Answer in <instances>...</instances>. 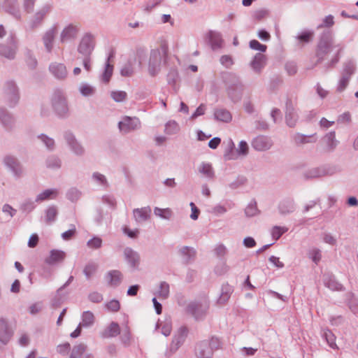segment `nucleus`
<instances>
[{
	"mask_svg": "<svg viewBox=\"0 0 358 358\" xmlns=\"http://www.w3.org/2000/svg\"><path fill=\"white\" fill-rule=\"evenodd\" d=\"M13 336V331L9 328L7 320L0 318V342L6 345Z\"/></svg>",
	"mask_w": 358,
	"mask_h": 358,
	"instance_id": "19",
	"label": "nucleus"
},
{
	"mask_svg": "<svg viewBox=\"0 0 358 358\" xmlns=\"http://www.w3.org/2000/svg\"><path fill=\"white\" fill-rule=\"evenodd\" d=\"M355 62L352 60L348 61L344 64L342 75L347 76V77L351 78L352 75L355 73Z\"/></svg>",
	"mask_w": 358,
	"mask_h": 358,
	"instance_id": "51",
	"label": "nucleus"
},
{
	"mask_svg": "<svg viewBox=\"0 0 358 358\" xmlns=\"http://www.w3.org/2000/svg\"><path fill=\"white\" fill-rule=\"evenodd\" d=\"M50 73L57 79H65L68 75V71L64 64L54 62L49 66Z\"/></svg>",
	"mask_w": 358,
	"mask_h": 358,
	"instance_id": "16",
	"label": "nucleus"
},
{
	"mask_svg": "<svg viewBox=\"0 0 358 358\" xmlns=\"http://www.w3.org/2000/svg\"><path fill=\"white\" fill-rule=\"evenodd\" d=\"M322 336L325 339L331 348L334 350L338 349L336 343V336L329 329H324L322 334Z\"/></svg>",
	"mask_w": 358,
	"mask_h": 358,
	"instance_id": "41",
	"label": "nucleus"
},
{
	"mask_svg": "<svg viewBox=\"0 0 358 358\" xmlns=\"http://www.w3.org/2000/svg\"><path fill=\"white\" fill-rule=\"evenodd\" d=\"M95 322L94 315L90 310L84 311L81 315V322L80 326L85 328L92 327Z\"/></svg>",
	"mask_w": 358,
	"mask_h": 358,
	"instance_id": "34",
	"label": "nucleus"
},
{
	"mask_svg": "<svg viewBox=\"0 0 358 358\" xmlns=\"http://www.w3.org/2000/svg\"><path fill=\"white\" fill-rule=\"evenodd\" d=\"M120 333V328L117 323L111 322L103 331L101 332V336L103 338L115 337Z\"/></svg>",
	"mask_w": 358,
	"mask_h": 358,
	"instance_id": "26",
	"label": "nucleus"
},
{
	"mask_svg": "<svg viewBox=\"0 0 358 358\" xmlns=\"http://www.w3.org/2000/svg\"><path fill=\"white\" fill-rule=\"evenodd\" d=\"M188 335V329L186 327H180L175 333L173 340L165 351V356H172L184 343Z\"/></svg>",
	"mask_w": 358,
	"mask_h": 358,
	"instance_id": "4",
	"label": "nucleus"
},
{
	"mask_svg": "<svg viewBox=\"0 0 358 358\" xmlns=\"http://www.w3.org/2000/svg\"><path fill=\"white\" fill-rule=\"evenodd\" d=\"M17 50V43L13 36L8 37L4 43L0 45V55L8 59L15 58Z\"/></svg>",
	"mask_w": 358,
	"mask_h": 358,
	"instance_id": "8",
	"label": "nucleus"
},
{
	"mask_svg": "<svg viewBox=\"0 0 358 358\" xmlns=\"http://www.w3.org/2000/svg\"><path fill=\"white\" fill-rule=\"evenodd\" d=\"M50 10V6L49 5L43 6L40 10H38L33 16V18L29 22V26L31 29H35L38 27L42 21L43 20L45 16L49 13Z\"/></svg>",
	"mask_w": 358,
	"mask_h": 358,
	"instance_id": "21",
	"label": "nucleus"
},
{
	"mask_svg": "<svg viewBox=\"0 0 358 358\" xmlns=\"http://www.w3.org/2000/svg\"><path fill=\"white\" fill-rule=\"evenodd\" d=\"M124 257L129 266L137 268L140 263L139 254L132 248L127 247L124 250Z\"/></svg>",
	"mask_w": 358,
	"mask_h": 358,
	"instance_id": "18",
	"label": "nucleus"
},
{
	"mask_svg": "<svg viewBox=\"0 0 358 358\" xmlns=\"http://www.w3.org/2000/svg\"><path fill=\"white\" fill-rule=\"evenodd\" d=\"M3 164L15 176L20 177L22 175V169L15 157L6 155L3 158Z\"/></svg>",
	"mask_w": 358,
	"mask_h": 358,
	"instance_id": "15",
	"label": "nucleus"
},
{
	"mask_svg": "<svg viewBox=\"0 0 358 358\" xmlns=\"http://www.w3.org/2000/svg\"><path fill=\"white\" fill-rule=\"evenodd\" d=\"M311 136H306L300 133H296L293 136V139L296 144H305L310 143L309 138Z\"/></svg>",
	"mask_w": 358,
	"mask_h": 358,
	"instance_id": "64",
	"label": "nucleus"
},
{
	"mask_svg": "<svg viewBox=\"0 0 358 358\" xmlns=\"http://www.w3.org/2000/svg\"><path fill=\"white\" fill-rule=\"evenodd\" d=\"M208 304L198 302H191L187 307V312L194 316L196 320L201 319L206 313Z\"/></svg>",
	"mask_w": 358,
	"mask_h": 358,
	"instance_id": "12",
	"label": "nucleus"
},
{
	"mask_svg": "<svg viewBox=\"0 0 358 358\" xmlns=\"http://www.w3.org/2000/svg\"><path fill=\"white\" fill-rule=\"evenodd\" d=\"M38 138L44 145L47 150L52 151L55 148V141L54 138L48 136L46 134H41L38 136Z\"/></svg>",
	"mask_w": 358,
	"mask_h": 358,
	"instance_id": "44",
	"label": "nucleus"
},
{
	"mask_svg": "<svg viewBox=\"0 0 358 358\" xmlns=\"http://www.w3.org/2000/svg\"><path fill=\"white\" fill-rule=\"evenodd\" d=\"M5 8L7 13L12 15L16 19L21 18V12L17 5V1L15 3H6Z\"/></svg>",
	"mask_w": 358,
	"mask_h": 358,
	"instance_id": "47",
	"label": "nucleus"
},
{
	"mask_svg": "<svg viewBox=\"0 0 358 358\" xmlns=\"http://www.w3.org/2000/svg\"><path fill=\"white\" fill-rule=\"evenodd\" d=\"M140 120L136 117L124 116L118 122V128L122 134H128L141 128Z\"/></svg>",
	"mask_w": 358,
	"mask_h": 358,
	"instance_id": "7",
	"label": "nucleus"
},
{
	"mask_svg": "<svg viewBox=\"0 0 358 358\" xmlns=\"http://www.w3.org/2000/svg\"><path fill=\"white\" fill-rule=\"evenodd\" d=\"M251 145L254 150L258 152H264L271 149L273 143L270 137L259 135L253 138Z\"/></svg>",
	"mask_w": 358,
	"mask_h": 358,
	"instance_id": "10",
	"label": "nucleus"
},
{
	"mask_svg": "<svg viewBox=\"0 0 358 358\" xmlns=\"http://www.w3.org/2000/svg\"><path fill=\"white\" fill-rule=\"evenodd\" d=\"M103 243L102 239L99 236H93L87 242V245L92 250H97L101 248Z\"/></svg>",
	"mask_w": 358,
	"mask_h": 358,
	"instance_id": "55",
	"label": "nucleus"
},
{
	"mask_svg": "<svg viewBox=\"0 0 358 358\" xmlns=\"http://www.w3.org/2000/svg\"><path fill=\"white\" fill-rule=\"evenodd\" d=\"M245 213L248 217H253L259 213L256 201H251L245 209Z\"/></svg>",
	"mask_w": 358,
	"mask_h": 358,
	"instance_id": "58",
	"label": "nucleus"
},
{
	"mask_svg": "<svg viewBox=\"0 0 358 358\" xmlns=\"http://www.w3.org/2000/svg\"><path fill=\"white\" fill-rule=\"evenodd\" d=\"M180 254L185 262H189L195 257L196 251L193 248L188 246L182 247L180 250Z\"/></svg>",
	"mask_w": 358,
	"mask_h": 358,
	"instance_id": "42",
	"label": "nucleus"
},
{
	"mask_svg": "<svg viewBox=\"0 0 358 358\" xmlns=\"http://www.w3.org/2000/svg\"><path fill=\"white\" fill-rule=\"evenodd\" d=\"M165 54L159 49L150 51L148 59V71L150 76H156L161 71Z\"/></svg>",
	"mask_w": 358,
	"mask_h": 358,
	"instance_id": "3",
	"label": "nucleus"
},
{
	"mask_svg": "<svg viewBox=\"0 0 358 358\" xmlns=\"http://www.w3.org/2000/svg\"><path fill=\"white\" fill-rule=\"evenodd\" d=\"M81 196V192L77 188L72 187L66 192V198L72 202L77 201Z\"/></svg>",
	"mask_w": 358,
	"mask_h": 358,
	"instance_id": "60",
	"label": "nucleus"
},
{
	"mask_svg": "<svg viewBox=\"0 0 358 358\" xmlns=\"http://www.w3.org/2000/svg\"><path fill=\"white\" fill-rule=\"evenodd\" d=\"M266 64V57L262 53H257L252 61L250 63V65L252 70L259 73L262 69L265 67Z\"/></svg>",
	"mask_w": 358,
	"mask_h": 358,
	"instance_id": "24",
	"label": "nucleus"
},
{
	"mask_svg": "<svg viewBox=\"0 0 358 358\" xmlns=\"http://www.w3.org/2000/svg\"><path fill=\"white\" fill-rule=\"evenodd\" d=\"M6 92L8 96L10 106H14L19 100L18 90L13 81H8L6 84Z\"/></svg>",
	"mask_w": 358,
	"mask_h": 358,
	"instance_id": "20",
	"label": "nucleus"
},
{
	"mask_svg": "<svg viewBox=\"0 0 358 358\" xmlns=\"http://www.w3.org/2000/svg\"><path fill=\"white\" fill-rule=\"evenodd\" d=\"M331 174L329 169L326 167H313L307 169L303 173V177L306 179L321 178Z\"/></svg>",
	"mask_w": 358,
	"mask_h": 358,
	"instance_id": "22",
	"label": "nucleus"
},
{
	"mask_svg": "<svg viewBox=\"0 0 358 358\" xmlns=\"http://www.w3.org/2000/svg\"><path fill=\"white\" fill-rule=\"evenodd\" d=\"M96 45L94 35L87 32L83 34L77 48V51L83 56H91Z\"/></svg>",
	"mask_w": 358,
	"mask_h": 358,
	"instance_id": "5",
	"label": "nucleus"
},
{
	"mask_svg": "<svg viewBox=\"0 0 358 358\" xmlns=\"http://www.w3.org/2000/svg\"><path fill=\"white\" fill-rule=\"evenodd\" d=\"M214 117L216 120L224 122H229L232 119L231 113L227 109L222 108L215 109Z\"/></svg>",
	"mask_w": 358,
	"mask_h": 358,
	"instance_id": "32",
	"label": "nucleus"
},
{
	"mask_svg": "<svg viewBox=\"0 0 358 358\" xmlns=\"http://www.w3.org/2000/svg\"><path fill=\"white\" fill-rule=\"evenodd\" d=\"M57 215V209L55 206H49L45 210V220L47 222H52Z\"/></svg>",
	"mask_w": 358,
	"mask_h": 358,
	"instance_id": "56",
	"label": "nucleus"
},
{
	"mask_svg": "<svg viewBox=\"0 0 358 358\" xmlns=\"http://www.w3.org/2000/svg\"><path fill=\"white\" fill-rule=\"evenodd\" d=\"M288 231L286 227L274 226L271 231V234L275 241L278 240L282 234Z\"/></svg>",
	"mask_w": 358,
	"mask_h": 358,
	"instance_id": "52",
	"label": "nucleus"
},
{
	"mask_svg": "<svg viewBox=\"0 0 358 358\" xmlns=\"http://www.w3.org/2000/svg\"><path fill=\"white\" fill-rule=\"evenodd\" d=\"M97 267V264L94 262H89L86 264L83 270V273L87 279H90L91 278V276L96 272Z\"/></svg>",
	"mask_w": 358,
	"mask_h": 358,
	"instance_id": "57",
	"label": "nucleus"
},
{
	"mask_svg": "<svg viewBox=\"0 0 358 358\" xmlns=\"http://www.w3.org/2000/svg\"><path fill=\"white\" fill-rule=\"evenodd\" d=\"M57 33V27L53 26L48 29L43 36V43L46 52L48 53H50L53 50L54 41Z\"/></svg>",
	"mask_w": 358,
	"mask_h": 358,
	"instance_id": "14",
	"label": "nucleus"
},
{
	"mask_svg": "<svg viewBox=\"0 0 358 358\" xmlns=\"http://www.w3.org/2000/svg\"><path fill=\"white\" fill-rule=\"evenodd\" d=\"M170 294V285L165 281H162L159 284L158 290L156 295L162 300L167 299Z\"/></svg>",
	"mask_w": 358,
	"mask_h": 358,
	"instance_id": "36",
	"label": "nucleus"
},
{
	"mask_svg": "<svg viewBox=\"0 0 358 358\" xmlns=\"http://www.w3.org/2000/svg\"><path fill=\"white\" fill-rule=\"evenodd\" d=\"M105 278L110 287H116L121 284L123 274L119 270H111L106 274Z\"/></svg>",
	"mask_w": 358,
	"mask_h": 358,
	"instance_id": "23",
	"label": "nucleus"
},
{
	"mask_svg": "<svg viewBox=\"0 0 358 358\" xmlns=\"http://www.w3.org/2000/svg\"><path fill=\"white\" fill-rule=\"evenodd\" d=\"M0 121L6 128L10 129L14 122V119L6 109L0 108Z\"/></svg>",
	"mask_w": 358,
	"mask_h": 358,
	"instance_id": "39",
	"label": "nucleus"
},
{
	"mask_svg": "<svg viewBox=\"0 0 358 358\" xmlns=\"http://www.w3.org/2000/svg\"><path fill=\"white\" fill-rule=\"evenodd\" d=\"M66 257V253L59 250H52L50 256L45 259L48 264H55L62 262Z\"/></svg>",
	"mask_w": 358,
	"mask_h": 358,
	"instance_id": "28",
	"label": "nucleus"
},
{
	"mask_svg": "<svg viewBox=\"0 0 358 358\" xmlns=\"http://www.w3.org/2000/svg\"><path fill=\"white\" fill-rule=\"evenodd\" d=\"M222 79L226 84L228 94L229 96L231 97L232 89H231V86L228 85L227 81H231L233 83V85L234 87H236V83L237 82L236 76L231 73H224L222 74Z\"/></svg>",
	"mask_w": 358,
	"mask_h": 358,
	"instance_id": "46",
	"label": "nucleus"
},
{
	"mask_svg": "<svg viewBox=\"0 0 358 358\" xmlns=\"http://www.w3.org/2000/svg\"><path fill=\"white\" fill-rule=\"evenodd\" d=\"M278 209L280 213L282 215H286L292 213L295 209L293 200H283L280 203Z\"/></svg>",
	"mask_w": 358,
	"mask_h": 358,
	"instance_id": "35",
	"label": "nucleus"
},
{
	"mask_svg": "<svg viewBox=\"0 0 358 358\" xmlns=\"http://www.w3.org/2000/svg\"><path fill=\"white\" fill-rule=\"evenodd\" d=\"M180 127L175 120H169L165 124L164 133L167 135H173L178 133Z\"/></svg>",
	"mask_w": 358,
	"mask_h": 358,
	"instance_id": "48",
	"label": "nucleus"
},
{
	"mask_svg": "<svg viewBox=\"0 0 358 358\" xmlns=\"http://www.w3.org/2000/svg\"><path fill=\"white\" fill-rule=\"evenodd\" d=\"M136 64V59H129L120 69V74L124 77H131L135 72L134 65Z\"/></svg>",
	"mask_w": 358,
	"mask_h": 358,
	"instance_id": "31",
	"label": "nucleus"
},
{
	"mask_svg": "<svg viewBox=\"0 0 358 358\" xmlns=\"http://www.w3.org/2000/svg\"><path fill=\"white\" fill-rule=\"evenodd\" d=\"M80 27L73 24L66 25L60 33L59 41L61 43H64L74 41L79 33Z\"/></svg>",
	"mask_w": 358,
	"mask_h": 358,
	"instance_id": "9",
	"label": "nucleus"
},
{
	"mask_svg": "<svg viewBox=\"0 0 358 358\" xmlns=\"http://www.w3.org/2000/svg\"><path fill=\"white\" fill-rule=\"evenodd\" d=\"M110 96L115 102L120 103L127 99V94L124 91L116 90L110 92Z\"/></svg>",
	"mask_w": 358,
	"mask_h": 358,
	"instance_id": "54",
	"label": "nucleus"
},
{
	"mask_svg": "<svg viewBox=\"0 0 358 358\" xmlns=\"http://www.w3.org/2000/svg\"><path fill=\"white\" fill-rule=\"evenodd\" d=\"M350 78L347 77V76H341V78L338 82V85L336 87V91L338 92H343L348 85Z\"/></svg>",
	"mask_w": 358,
	"mask_h": 358,
	"instance_id": "63",
	"label": "nucleus"
},
{
	"mask_svg": "<svg viewBox=\"0 0 358 358\" xmlns=\"http://www.w3.org/2000/svg\"><path fill=\"white\" fill-rule=\"evenodd\" d=\"M47 168L50 169H59L62 166V161L59 157L56 155L49 156L45 161Z\"/></svg>",
	"mask_w": 358,
	"mask_h": 358,
	"instance_id": "43",
	"label": "nucleus"
},
{
	"mask_svg": "<svg viewBox=\"0 0 358 358\" xmlns=\"http://www.w3.org/2000/svg\"><path fill=\"white\" fill-rule=\"evenodd\" d=\"M213 351L208 341H203L197 343L195 347V355L197 358H211Z\"/></svg>",
	"mask_w": 358,
	"mask_h": 358,
	"instance_id": "17",
	"label": "nucleus"
},
{
	"mask_svg": "<svg viewBox=\"0 0 358 358\" xmlns=\"http://www.w3.org/2000/svg\"><path fill=\"white\" fill-rule=\"evenodd\" d=\"M233 288L228 284L223 285L222 287L221 294L218 299V303L220 304L225 303L230 298Z\"/></svg>",
	"mask_w": 358,
	"mask_h": 358,
	"instance_id": "40",
	"label": "nucleus"
},
{
	"mask_svg": "<svg viewBox=\"0 0 358 358\" xmlns=\"http://www.w3.org/2000/svg\"><path fill=\"white\" fill-rule=\"evenodd\" d=\"M209 43L213 50H217L222 47L223 40L220 33L210 31L208 34Z\"/></svg>",
	"mask_w": 358,
	"mask_h": 358,
	"instance_id": "30",
	"label": "nucleus"
},
{
	"mask_svg": "<svg viewBox=\"0 0 358 358\" xmlns=\"http://www.w3.org/2000/svg\"><path fill=\"white\" fill-rule=\"evenodd\" d=\"M50 103L55 114L60 118H66L69 115V107L64 92L56 89L50 97Z\"/></svg>",
	"mask_w": 358,
	"mask_h": 358,
	"instance_id": "2",
	"label": "nucleus"
},
{
	"mask_svg": "<svg viewBox=\"0 0 358 358\" xmlns=\"http://www.w3.org/2000/svg\"><path fill=\"white\" fill-rule=\"evenodd\" d=\"M235 145L232 140L229 141L228 148L224 154L225 160H234L238 156H246L248 154L249 147L245 141H241L238 148H236V153L234 152Z\"/></svg>",
	"mask_w": 358,
	"mask_h": 358,
	"instance_id": "6",
	"label": "nucleus"
},
{
	"mask_svg": "<svg viewBox=\"0 0 358 358\" xmlns=\"http://www.w3.org/2000/svg\"><path fill=\"white\" fill-rule=\"evenodd\" d=\"M198 171L208 179H213L215 177L214 169L212 164L209 162H201L198 166Z\"/></svg>",
	"mask_w": 358,
	"mask_h": 358,
	"instance_id": "29",
	"label": "nucleus"
},
{
	"mask_svg": "<svg viewBox=\"0 0 358 358\" xmlns=\"http://www.w3.org/2000/svg\"><path fill=\"white\" fill-rule=\"evenodd\" d=\"M313 31H305L298 34L296 38L300 42L308 43L313 38Z\"/></svg>",
	"mask_w": 358,
	"mask_h": 358,
	"instance_id": "61",
	"label": "nucleus"
},
{
	"mask_svg": "<svg viewBox=\"0 0 358 358\" xmlns=\"http://www.w3.org/2000/svg\"><path fill=\"white\" fill-rule=\"evenodd\" d=\"M156 327H161V332L165 336H169L172 331V322L171 318L166 317L164 321H159L156 324Z\"/></svg>",
	"mask_w": 358,
	"mask_h": 358,
	"instance_id": "37",
	"label": "nucleus"
},
{
	"mask_svg": "<svg viewBox=\"0 0 358 358\" xmlns=\"http://www.w3.org/2000/svg\"><path fill=\"white\" fill-rule=\"evenodd\" d=\"M154 214L162 219L170 220L172 216V210L169 208H160L159 207H155L154 208Z\"/></svg>",
	"mask_w": 358,
	"mask_h": 358,
	"instance_id": "49",
	"label": "nucleus"
},
{
	"mask_svg": "<svg viewBox=\"0 0 358 358\" xmlns=\"http://www.w3.org/2000/svg\"><path fill=\"white\" fill-rule=\"evenodd\" d=\"M246 182L247 178L245 176H238L229 186L231 189H236L245 185Z\"/></svg>",
	"mask_w": 358,
	"mask_h": 358,
	"instance_id": "62",
	"label": "nucleus"
},
{
	"mask_svg": "<svg viewBox=\"0 0 358 358\" xmlns=\"http://www.w3.org/2000/svg\"><path fill=\"white\" fill-rule=\"evenodd\" d=\"M86 350V345L83 343L75 345L71 352L70 358H80Z\"/></svg>",
	"mask_w": 358,
	"mask_h": 358,
	"instance_id": "53",
	"label": "nucleus"
},
{
	"mask_svg": "<svg viewBox=\"0 0 358 358\" xmlns=\"http://www.w3.org/2000/svg\"><path fill=\"white\" fill-rule=\"evenodd\" d=\"M285 120L289 127H294L298 120V114L291 100H287L285 105Z\"/></svg>",
	"mask_w": 358,
	"mask_h": 358,
	"instance_id": "13",
	"label": "nucleus"
},
{
	"mask_svg": "<svg viewBox=\"0 0 358 358\" xmlns=\"http://www.w3.org/2000/svg\"><path fill=\"white\" fill-rule=\"evenodd\" d=\"M324 139L329 150L334 149L338 145V141L336 139V134L334 131H330L327 134Z\"/></svg>",
	"mask_w": 358,
	"mask_h": 358,
	"instance_id": "50",
	"label": "nucleus"
},
{
	"mask_svg": "<svg viewBox=\"0 0 358 358\" xmlns=\"http://www.w3.org/2000/svg\"><path fill=\"white\" fill-rule=\"evenodd\" d=\"M324 284L327 287L333 291H341L343 289V285L331 276H325L324 278Z\"/></svg>",
	"mask_w": 358,
	"mask_h": 358,
	"instance_id": "38",
	"label": "nucleus"
},
{
	"mask_svg": "<svg viewBox=\"0 0 358 358\" xmlns=\"http://www.w3.org/2000/svg\"><path fill=\"white\" fill-rule=\"evenodd\" d=\"M151 211V208L150 206L134 209L133 214L135 220L137 222L147 221L150 217Z\"/></svg>",
	"mask_w": 358,
	"mask_h": 358,
	"instance_id": "25",
	"label": "nucleus"
},
{
	"mask_svg": "<svg viewBox=\"0 0 358 358\" xmlns=\"http://www.w3.org/2000/svg\"><path fill=\"white\" fill-rule=\"evenodd\" d=\"M308 257L317 264L322 258L321 250L318 248H313L308 251Z\"/></svg>",
	"mask_w": 358,
	"mask_h": 358,
	"instance_id": "59",
	"label": "nucleus"
},
{
	"mask_svg": "<svg viewBox=\"0 0 358 358\" xmlns=\"http://www.w3.org/2000/svg\"><path fill=\"white\" fill-rule=\"evenodd\" d=\"M78 90L83 96H91L96 92V88L87 83H82Z\"/></svg>",
	"mask_w": 358,
	"mask_h": 358,
	"instance_id": "45",
	"label": "nucleus"
},
{
	"mask_svg": "<svg viewBox=\"0 0 358 358\" xmlns=\"http://www.w3.org/2000/svg\"><path fill=\"white\" fill-rule=\"evenodd\" d=\"M59 194V190L56 188L47 189L37 195L36 202H42L45 200L55 199Z\"/></svg>",
	"mask_w": 358,
	"mask_h": 358,
	"instance_id": "27",
	"label": "nucleus"
},
{
	"mask_svg": "<svg viewBox=\"0 0 358 358\" xmlns=\"http://www.w3.org/2000/svg\"><path fill=\"white\" fill-rule=\"evenodd\" d=\"M342 46L339 43H336L333 33L331 31H324L320 36L317 45L316 56L319 61H322L324 58L331 52L334 49H336L335 57L331 59L332 65L336 64L339 60V54L342 50Z\"/></svg>",
	"mask_w": 358,
	"mask_h": 358,
	"instance_id": "1",
	"label": "nucleus"
},
{
	"mask_svg": "<svg viewBox=\"0 0 358 358\" xmlns=\"http://www.w3.org/2000/svg\"><path fill=\"white\" fill-rule=\"evenodd\" d=\"M112 57L113 55L110 54L107 57L104 71L101 76V80L104 83H108L113 75V66L110 64V59Z\"/></svg>",
	"mask_w": 358,
	"mask_h": 358,
	"instance_id": "33",
	"label": "nucleus"
},
{
	"mask_svg": "<svg viewBox=\"0 0 358 358\" xmlns=\"http://www.w3.org/2000/svg\"><path fill=\"white\" fill-rule=\"evenodd\" d=\"M64 139L66 140L71 150L78 156H82L85 153L83 146L76 138L75 136L70 131H66L64 134Z\"/></svg>",
	"mask_w": 358,
	"mask_h": 358,
	"instance_id": "11",
	"label": "nucleus"
}]
</instances>
